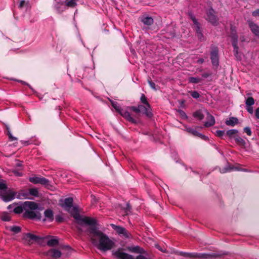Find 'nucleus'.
<instances>
[{"mask_svg":"<svg viewBox=\"0 0 259 259\" xmlns=\"http://www.w3.org/2000/svg\"><path fill=\"white\" fill-rule=\"evenodd\" d=\"M207 119L208 121L204 122V125L205 127H208L213 126L215 124V119L214 117L208 112H207Z\"/></svg>","mask_w":259,"mask_h":259,"instance_id":"nucleus-20","label":"nucleus"},{"mask_svg":"<svg viewBox=\"0 0 259 259\" xmlns=\"http://www.w3.org/2000/svg\"><path fill=\"white\" fill-rule=\"evenodd\" d=\"M140 101H141V103H142L143 104H144L145 105H147L148 107L149 106L150 104L148 103V102L147 101V99L144 94H142L141 95V96L140 98Z\"/></svg>","mask_w":259,"mask_h":259,"instance_id":"nucleus-36","label":"nucleus"},{"mask_svg":"<svg viewBox=\"0 0 259 259\" xmlns=\"http://www.w3.org/2000/svg\"><path fill=\"white\" fill-rule=\"evenodd\" d=\"M22 217L25 219L45 221L48 220L52 221L54 219L53 211H44L42 215L39 211H24Z\"/></svg>","mask_w":259,"mask_h":259,"instance_id":"nucleus-2","label":"nucleus"},{"mask_svg":"<svg viewBox=\"0 0 259 259\" xmlns=\"http://www.w3.org/2000/svg\"><path fill=\"white\" fill-rule=\"evenodd\" d=\"M189 16L190 19L192 20L193 23V28L195 30L196 32L201 31V25L198 22L197 20L195 18V17L191 13L189 14Z\"/></svg>","mask_w":259,"mask_h":259,"instance_id":"nucleus-16","label":"nucleus"},{"mask_svg":"<svg viewBox=\"0 0 259 259\" xmlns=\"http://www.w3.org/2000/svg\"><path fill=\"white\" fill-rule=\"evenodd\" d=\"M206 20L213 25H217L218 24V18L215 15V12L212 8H210L206 12Z\"/></svg>","mask_w":259,"mask_h":259,"instance_id":"nucleus-11","label":"nucleus"},{"mask_svg":"<svg viewBox=\"0 0 259 259\" xmlns=\"http://www.w3.org/2000/svg\"><path fill=\"white\" fill-rule=\"evenodd\" d=\"M252 15L256 17L259 16V9L255 10L252 12Z\"/></svg>","mask_w":259,"mask_h":259,"instance_id":"nucleus-48","label":"nucleus"},{"mask_svg":"<svg viewBox=\"0 0 259 259\" xmlns=\"http://www.w3.org/2000/svg\"><path fill=\"white\" fill-rule=\"evenodd\" d=\"M148 82L150 88L154 91H157L159 89V87L156 85L154 82L151 79L148 80Z\"/></svg>","mask_w":259,"mask_h":259,"instance_id":"nucleus-31","label":"nucleus"},{"mask_svg":"<svg viewBox=\"0 0 259 259\" xmlns=\"http://www.w3.org/2000/svg\"><path fill=\"white\" fill-rule=\"evenodd\" d=\"M127 249L135 253H143L145 252L144 250L139 246L128 247Z\"/></svg>","mask_w":259,"mask_h":259,"instance_id":"nucleus-23","label":"nucleus"},{"mask_svg":"<svg viewBox=\"0 0 259 259\" xmlns=\"http://www.w3.org/2000/svg\"><path fill=\"white\" fill-rule=\"evenodd\" d=\"M25 4V1H24V0L21 1L20 2V4H19V7L20 8H22V7L24 6Z\"/></svg>","mask_w":259,"mask_h":259,"instance_id":"nucleus-53","label":"nucleus"},{"mask_svg":"<svg viewBox=\"0 0 259 259\" xmlns=\"http://www.w3.org/2000/svg\"><path fill=\"white\" fill-rule=\"evenodd\" d=\"M211 75V73L204 72L202 74V76L204 78H207Z\"/></svg>","mask_w":259,"mask_h":259,"instance_id":"nucleus-49","label":"nucleus"},{"mask_svg":"<svg viewBox=\"0 0 259 259\" xmlns=\"http://www.w3.org/2000/svg\"><path fill=\"white\" fill-rule=\"evenodd\" d=\"M246 109L250 114H252L253 112V109L252 106H246Z\"/></svg>","mask_w":259,"mask_h":259,"instance_id":"nucleus-46","label":"nucleus"},{"mask_svg":"<svg viewBox=\"0 0 259 259\" xmlns=\"http://www.w3.org/2000/svg\"><path fill=\"white\" fill-rule=\"evenodd\" d=\"M225 135V131L218 130L216 132V135L220 138H222Z\"/></svg>","mask_w":259,"mask_h":259,"instance_id":"nucleus-41","label":"nucleus"},{"mask_svg":"<svg viewBox=\"0 0 259 259\" xmlns=\"http://www.w3.org/2000/svg\"><path fill=\"white\" fill-rule=\"evenodd\" d=\"M179 112L180 113V115L183 118L187 119L188 118V116H187L186 114L185 113V112L184 111H183L182 110H179Z\"/></svg>","mask_w":259,"mask_h":259,"instance_id":"nucleus-43","label":"nucleus"},{"mask_svg":"<svg viewBox=\"0 0 259 259\" xmlns=\"http://www.w3.org/2000/svg\"><path fill=\"white\" fill-rule=\"evenodd\" d=\"M210 60L214 69L216 70L219 65V48L215 46L210 47Z\"/></svg>","mask_w":259,"mask_h":259,"instance_id":"nucleus-6","label":"nucleus"},{"mask_svg":"<svg viewBox=\"0 0 259 259\" xmlns=\"http://www.w3.org/2000/svg\"><path fill=\"white\" fill-rule=\"evenodd\" d=\"M228 36L231 39L232 45L233 47V53L237 57L239 51L238 46V35L237 33L236 27L233 23L230 24V32L228 33Z\"/></svg>","mask_w":259,"mask_h":259,"instance_id":"nucleus-4","label":"nucleus"},{"mask_svg":"<svg viewBox=\"0 0 259 259\" xmlns=\"http://www.w3.org/2000/svg\"><path fill=\"white\" fill-rule=\"evenodd\" d=\"M111 105L115 109V110L118 112L119 113L121 112V111H122V109L121 108V107L118 105L117 102L112 101L111 102Z\"/></svg>","mask_w":259,"mask_h":259,"instance_id":"nucleus-30","label":"nucleus"},{"mask_svg":"<svg viewBox=\"0 0 259 259\" xmlns=\"http://www.w3.org/2000/svg\"><path fill=\"white\" fill-rule=\"evenodd\" d=\"M91 197L92 198V203L93 204L94 202L96 201V198H95V197L94 196H91Z\"/></svg>","mask_w":259,"mask_h":259,"instance_id":"nucleus-56","label":"nucleus"},{"mask_svg":"<svg viewBox=\"0 0 259 259\" xmlns=\"http://www.w3.org/2000/svg\"><path fill=\"white\" fill-rule=\"evenodd\" d=\"M56 221L58 222H62L64 221V218L62 214L58 215L56 217Z\"/></svg>","mask_w":259,"mask_h":259,"instance_id":"nucleus-42","label":"nucleus"},{"mask_svg":"<svg viewBox=\"0 0 259 259\" xmlns=\"http://www.w3.org/2000/svg\"><path fill=\"white\" fill-rule=\"evenodd\" d=\"M140 21L144 25L142 27L143 30L150 29V26L153 24L154 22L153 18L148 15H143L141 17Z\"/></svg>","mask_w":259,"mask_h":259,"instance_id":"nucleus-10","label":"nucleus"},{"mask_svg":"<svg viewBox=\"0 0 259 259\" xmlns=\"http://www.w3.org/2000/svg\"><path fill=\"white\" fill-rule=\"evenodd\" d=\"M29 181L34 184H40L48 188H49L51 186L50 181L48 179L42 177H30L29 178Z\"/></svg>","mask_w":259,"mask_h":259,"instance_id":"nucleus-9","label":"nucleus"},{"mask_svg":"<svg viewBox=\"0 0 259 259\" xmlns=\"http://www.w3.org/2000/svg\"><path fill=\"white\" fill-rule=\"evenodd\" d=\"M46 255L54 258H59L61 255V252L58 249H51L46 252Z\"/></svg>","mask_w":259,"mask_h":259,"instance_id":"nucleus-19","label":"nucleus"},{"mask_svg":"<svg viewBox=\"0 0 259 259\" xmlns=\"http://www.w3.org/2000/svg\"><path fill=\"white\" fill-rule=\"evenodd\" d=\"M59 205L65 210H81L82 209L80 206L74 202L72 197L62 198L59 200Z\"/></svg>","mask_w":259,"mask_h":259,"instance_id":"nucleus-3","label":"nucleus"},{"mask_svg":"<svg viewBox=\"0 0 259 259\" xmlns=\"http://www.w3.org/2000/svg\"><path fill=\"white\" fill-rule=\"evenodd\" d=\"M16 213H17V214H20L21 213L23 212V211H14Z\"/></svg>","mask_w":259,"mask_h":259,"instance_id":"nucleus-59","label":"nucleus"},{"mask_svg":"<svg viewBox=\"0 0 259 259\" xmlns=\"http://www.w3.org/2000/svg\"><path fill=\"white\" fill-rule=\"evenodd\" d=\"M8 136H9V139L11 141H15V140H17V139L15 137H13L12 135V134H8Z\"/></svg>","mask_w":259,"mask_h":259,"instance_id":"nucleus-50","label":"nucleus"},{"mask_svg":"<svg viewBox=\"0 0 259 259\" xmlns=\"http://www.w3.org/2000/svg\"><path fill=\"white\" fill-rule=\"evenodd\" d=\"M243 132L244 133H246V134L248 136H251V134H252V132H251V129L248 126H246V127H244L243 128Z\"/></svg>","mask_w":259,"mask_h":259,"instance_id":"nucleus-40","label":"nucleus"},{"mask_svg":"<svg viewBox=\"0 0 259 259\" xmlns=\"http://www.w3.org/2000/svg\"><path fill=\"white\" fill-rule=\"evenodd\" d=\"M37 203L33 201H26L22 205L15 207L13 210H36L38 209Z\"/></svg>","mask_w":259,"mask_h":259,"instance_id":"nucleus-7","label":"nucleus"},{"mask_svg":"<svg viewBox=\"0 0 259 259\" xmlns=\"http://www.w3.org/2000/svg\"><path fill=\"white\" fill-rule=\"evenodd\" d=\"M183 255H185V256H192V255H190L188 253H183Z\"/></svg>","mask_w":259,"mask_h":259,"instance_id":"nucleus-58","label":"nucleus"},{"mask_svg":"<svg viewBox=\"0 0 259 259\" xmlns=\"http://www.w3.org/2000/svg\"><path fill=\"white\" fill-rule=\"evenodd\" d=\"M43 239L39 236L35 235L31 233H25L23 235V240L24 243L30 245L34 242H40Z\"/></svg>","mask_w":259,"mask_h":259,"instance_id":"nucleus-8","label":"nucleus"},{"mask_svg":"<svg viewBox=\"0 0 259 259\" xmlns=\"http://www.w3.org/2000/svg\"><path fill=\"white\" fill-rule=\"evenodd\" d=\"M8 189L6 181L0 177V190H7Z\"/></svg>","mask_w":259,"mask_h":259,"instance_id":"nucleus-29","label":"nucleus"},{"mask_svg":"<svg viewBox=\"0 0 259 259\" xmlns=\"http://www.w3.org/2000/svg\"><path fill=\"white\" fill-rule=\"evenodd\" d=\"M7 131H8V134H7L8 135L10 134H11L10 131V130H9V129L8 128H7Z\"/></svg>","mask_w":259,"mask_h":259,"instance_id":"nucleus-62","label":"nucleus"},{"mask_svg":"<svg viewBox=\"0 0 259 259\" xmlns=\"http://www.w3.org/2000/svg\"><path fill=\"white\" fill-rule=\"evenodd\" d=\"M156 248H157L159 250H161L162 252H165V250H163L161 247L159 245H156Z\"/></svg>","mask_w":259,"mask_h":259,"instance_id":"nucleus-55","label":"nucleus"},{"mask_svg":"<svg viewBox=\"0 0 259 259\" xmlns=\"http://www.w3.org/2000/svg\"><path fill=\"white\" fill-rule=\"evenodd\" d=\"M54 8L58 14H61L63 12L65 11L66 7L64 2L56 3L54 6Z\"/></svg>","mask_w":259,"mask_h":259,"instance_id":"nucleus-21","label":"nucleus"},{"mask_svg":"<svg viewBox=\"0 0 259 259\" xmlns=\"http://www.w3.org/2000/svg\"><path fill=\"white\" fill-rule=\"evenodd\" d=\"M248 24L252 33L259 38V26L253 22H249Z\"/></svg>","mask_w":259,"mask_h":259,"instance_id":"nucleus-17","label":"nucleus"},{"mask_svg":"<svg viewBox=\"0 0 259 259\" xmlns=\"http://www.w3.org/2000/svg\"><path fill=\"white\" fill-rule=\"evenodd\" d=\"M29 194L31 196L37 197L38 196V191L36 188H31L29 189Z\"/></svg>","mask_w":259,"mask_h":259,"instance_id":"nucleus-34","label":"nucleus"},{"mask_svg":"<svg viewBox=\"0 0 259 259\" xmlns=\"http://www.w3.org/2000/svg\"><path fill=\"white\" fill-rule=\"evenodd\" d=\"M188 81L190 83H198L201 81V79L199 77H190L188 78Z\"/></svg>","mask_w":259,"mask_h":259,"instance_id":"nucleus-32","label":"nucleus"},{"mask_svg":"<svg viewBox=\"0 0 259 259\" xmlns=\"http://www.w3.org/2000/svg\"><path fill=\"white\" fill-rule=\"evenodd\" d=\"M189 93L193 98L196 99H197L200 96L199 93L197 91H189Z\"/></svg>","mask_w":259,"mask_h":259,"instance_id":"nucleus-37","label":"nucleus"},{"mask_svg":"<svg viewBox=\"0 0 259 259\" xmlns=\"http://www.w3.org/2000/svg\"><path fill=\"white\" fill-rule=\"evenodd\" d=\"M70 215L73 218L74 222L78 225H88L91 226L85 231L89 236L93 244L98 249L106 251L111 249L114 246V242L109 237L99 231L95 226L96 220L93 218L81 215L79 211H69Z\"/></svg>","mask_w":259,"mask_h":259,"instance_id":"nucleus-1","label":"nucleus"},{"mask_svg":"<svg viewBox=\"0 0 259 259\" xmlns=\"http://www.w3.org/2000/svg\"><path fill=\"white\" fill-rule=\"evenodd\" d=\"M238 133V131L236 129H232L228 130L226 132L227 135L229 138H234V136H237L236 134Z\"/></svg>","mask_w":259,"mask_h":259,"instance_id":"nucleus-27","label":"nucleus"},{"mask_svg":"<svg viewBox=\"0 0 259 259\" xmlns=\"http://www.w3.org/2000/svg\"><path fill=\"white\" fill-rule=\"evenodd\" d=\"M230 170L231 168L229 167H224L220 169V172L222 174H224L228 171H229Z\"/></svg>","mask_w":259,"mask_h":259,"instance_id":"nucleus-45","label":"nucleus"},{"mask_svg":"<svg viewBox=\"0 0 259 259\" xmlns=\"http://www.w3.org/2000/svg\"><path fill=\"white\" fill-rule=\"evenodd\" d=\"M58 243H59V241L56 238H52V239H50L49 240H48V241L47 242V244L49 246H55L57 245L58 244Z\"/></svg>","mask_w":259,"mask_h":259,"instance_id":"nucleus-28","label":"nucleus"},{"mask_svg":"<svg viewBox=\"0 0 259 259\" xmlns=\"http://www.w3.org/2000/svg\"><path fill=\"white\" fill-rule=\"evenodd\" d=\"M255 103V100L252 97H248L245 101L246 106H251Z\"/></svg>","mask_w":259,"mask_h":259,"instance_id":"nucleus-33","label":"nucleus"},{"mask_svg":"<svg viewBox=\"0 0 259 259\" xmlns=\"http://www.w3.org/2000/svg\"><path fill=\"white\" fill-rule=\"evenodd\" d=\"M119 113L123 117H124L125 119H126L127 121H128L133 123H134V124L137 123V120L136 119H135L134 118H133L131 116V114L129 112H128L127 111H123V110H122Z\"/></svg>","mask_w":259,"mask_h":259,"instance_id":"nucleus-18","label":"nucleus"},{"mask_svg":"<svg viewBox=\"0 0 259 259\" xmlns=\"http://www.w3.org/2000/svg\"><path fill=\"white\" fill-rule=\"evenodd\" d=\"M240 40H241L242 42H243V41H245V38H244V36H241V37H240Z\"/></svg>","mask_w":259,"mask_h":259,"instance_id":"nucleus-57","label":"nucleus"},{"mask_svg":"<svg viewBox=\"0 0 259 259\" xmlns=\"http://www.w3.org/2000/svg\"><path fill=\"white\" fill-rule=\"evenodd\" d=\"M111 226L119 235H122L126 238L130 237L129 233L125 228L114 224H111Z\"/></svg>","mask_w":259,"mask_h":259,"instance_id":"nucleus-13","label":"nucleus"},{"mask_svg":"<svg viewBox=\"0 0 259 259\" xmlns=\"http://www.w3.org/2000/svg\"><path fill=\"white\" fill-rule=\"evenodd\" d=\"M128 108L132 111L135 112L136 114H140L141 113L139 109V105L138 106V107L131 106L129 107Z\"/></svg>","mask_w":259,"mask_h":259,"instance_id":"nucleus-38","label":"nucleus"},{"mask_svg":"<svg viewBox=\"0 0 259 259\" xmlns=\"http://www.w3.org/2000/svg\"><path fill=\"white\" fill-rule=\"evenodd\" d=\"M186 131L195 136H197L201 138L202 139L206 140L208 138L205 135H202L198 133L195 129L190 127H186Z\"/></svg>","mask_w":259,"mask_h":259,"instance_id":"nucleus-15","label":"nucleus"},{"mask_svg":"<svg viewBox=\"0 0 259 259\" xmlns=\"http://www.w3.org/2000/svg\"><path fill=\"white\" fill-rule=\"evenodd\" d=\"M22 144H24V146H27L30 144V142L29 141H21Z\"/></svg>","mask_w":259,"mask_h":259,"instance_id":"nucleus-52","label":"nucleus"},{"mask_svg":"<svg viewBox=\"0 0 259 259\" xmlns=\"http://www.w3.org/2000/svg\"><path fill=\"white\" fill-rule=\"evenodd\" d=\"M78 227V229L79 230H80V231H81V229H80V228H79L78 227Z\"/></svg>","mask_w":259,"mask_h":259,"instance_id":"nucleus-64","label":"nucleus"},{"mask_svg":"<svg viewBox=\"0 0 259 259\" xmlns=\"http://www.w3.org/2000/svg\"><path fill=\"white\" fill-rule=\"evenodd\" d=\"M16 194L14 191L9 189L2 193L0 197L4 201L9 202L15 198Z\"/></svg>","mask_w":259,"mask_h":259,"instance_id":"nucleus-12","label":"nucleus"},{"mask_svg":"<svg viewBox=\"0 0 259 259\" xmlns=\"http://www.w3.org/2000/svg\"><path fill=\"white\" fill-rule=\"evenodd\" d=\"M126 208H121L122 210H130L131 209H132V207L128 203L126 204Z\"/></svg>","mask_w":259,"mask_h":259,"instance_id":"nucleus-47","label":"nucleus"},{"mask_svg":"<svg viewBox=\"0 0 259 259\" xmlns=\"http://www.w3.org/2000/svg\"><path fill=\"white\" fill-rule=\"evenodd\" d=\"M175 33H172L171 34H170V37H174L175 36Z\"/></svg>","mask_w":259,"mask_h":259,"instance_id":"nucleus-60","label":"nucleus"},{"mask_svg":"<svg viewBox=\"0 0 259 259\" xmlns=\"http://www.w3.org/2000/svg\"><path fill=\"white\" fill-rule=\"evenodd\" d=\"M192 115L193 117L199 120H202L204 117V115L201 110H198L194 112Z\"/></svg>","mask_w":259,"mask_h":259,"instance_id":"nucleus-24","label":"nucleus"},{"mask_svg":"<svg viewBox=\"0 0 259 259\" xmlns=\"http://www.w3.org/2000/svg\"><path fill=\"white\" fill-rule=\"evenodd\" d=\"M234 139L235 140L236 143L237 145H240L241 146H245V145H246V142L245 140H243L240 137L238 136H234Z\"/></svg>","mask_w":259,"mask_h":259,"instance_id":"nucleus-26","label":"nucleus"},{"mask_svg":"<svg viewBox=\"0 0 259 259\" xmlns=\"http://www.w3.org/2000/svg\"><path fill=\"white\" fill-rule=\"evenodd\" d=\"M22 195H23V196L26 197V196H28V194H26V193H25V194H24V193H23V194H22Z\"/></svg>","mask_w":259,"mask_h":259,"instance_id":"nucleus-61","label":"nucleus"},{"mask_svg":"<svg viewBox=\"0 0 259 259\" xmlns=\"http://www.w3.org/2000/svg\"><path fill=\"white\" fill-rule=\"evenodd\" d=\"M112 255L117 259H150L143 255H139L134 258L132 255L124 252L122 248L112 251Z\"/></svg>","mask_w":259,"mask_h":259,"instance_id":"nucleus-5","label":"nucleus"},{"mask_svg":"<svg viewBox=\"0 0 259 259\" xmlns=\"http://www.w3.org/2000/svg\"><path fill=\"white\" fill-rule=\"evenodd\" d=\"M197 37L200 40L203 39L204 36L202 33V31L196 32Z\"/></svg>","mask_w":259,"mask_h":259,"instance_id":"nucleus-44","label":"nucleus"},{"mask_svg":"<svg viewBox=\"0 0 259 259\" xmlns=\"http://www.w3.org/2000/svg\"><path fill=\"white\" fill-rule=\"evenodd\" d=\"M139 109L141 112L149 117L151 118L153 116V114L151 112V108L150 105L148 107L147 105H139Z\"/></svg>","mask_w":259,"mask_h":259,"instance_id":"nucleus-14","label":"nucleus"},{"mask_svg":"<svg viewBox=\"0 0 259 259\" xmlns=\"http://www.w3.org/2000/svg\"><path fill=\"white\" fill-rule=\"evenodd\" d=\"M10 230L15 233H18L21 231V228L18 226H13L10 228Z\"/></svg>","mask_w":259,"mask_h":259,"instance_id":"nucleus-39","label":"nucleus"},{"mask_svg":"<svg viewBox=\"0 0 259 259\" xmlns=\"http://www.w3.org/2000/svg\"><path fill=\"white\" fill-rule=\"evenodd\" d=\"M225 123L227 125L234 126L238 123V119L236 117H231L229 119L226 120Z\"/></svg>","mask_w":259,"mask_h":259,"instance_id":"nucleus-22","label":"nucleus"},{"mask_svg":"<svg viewBox=\"0 0 259 259\" xmlns=\"http://www.w3.org/2000/svg\"><path fill=\"white\" fill-rule=\"evenodd\" d=\"M204 62V59L202 58L199 59L197 60V63L199 64H202Z\"/></svg>","mask_w":259,"mask_h":259,"instance_id":"nucleus-54","label":"nucleus"},{"mask_svg":"<svg viewBox=\"0 0 259 259\" xmlns=\"http://www.w3.org/2000/svg\"><path fill=\"white\" fill-rule=\"evenodd\" d=\"M12 208V205H9L8 206V209H11Z\"/></svg>","mask_w":259,"mask_h":259,"instance_id":"nucleus-63","label":"nucleus"},{"mask_svg":"<svg viewBox=\"0 0 259 259\" xmlns=\"http://www.w3.org/2000/svg\"><path fill=\"white\" fill-rule=\"evenodd\" d=\"M78 0H65L64 4L66 7L73 8L77 5Z\"/></svg>","mask_w":259,"mask_h":259,"instance_id":"nucleus-25","label":"nucleus"},{"mask_svg":"<svg viewBox=\"0 0 259 259\" xmlns=\"http://www.w3.org/2000/svg\"><path fill=\"white\" fill-rule=\"evenodd\" d=\"M255 116L257 119H259V107L255 110Z\"/></svg>","mask_w":259,"mask_h":259,"instance_id":"nucleus-51","label":"nucleus"},{"mask_svg":"<svg viewBox=\"0 0 259 259\" xmlns=\"http://www.w3.org/2000/svg\"><path fill=\"white\" fill-rule=\"evenodd\" d=\"M11 216L9 213L5 212L1 217V219L4 221H10L11 220Z\"/></svg>","mask_w":259,"mask_h":259,"instance_id":"nucleus-35","label":"nucleus"}]
</instances>
